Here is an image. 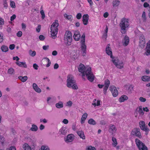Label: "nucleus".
<instances>
[{
    "instance_id": "42",
    "label": "nucleus",
    "mask_w": 150,
    "mask_h": 150,
    "mask_svg": "<svg viewBox=\"0 0 150 150\" xmlns=\"http://www.w3.org/2000/svg\"><path fill=\"white\" fill-rule=\"evenodd\" d=\"M41 150H50L49 148L47 146H42L41 148Z\"/></svg>"
},
{
    "instance_id": "48",
    "label": "nucleus",
    "mask_w": 150,
    "mask_h": 150,
    "mask_svg": "<svg viewBox=\"0 0 150 150\" xmlns=\"http://www.w3.org/2000/svg\"><path fill=\"white\" fill-rule=\"evenodd\" d=\"M40 13L42 15V17H41L42 18V19H44L45 17V14L44 11H43V10H41L40 11Z\"/></svg>"
},
{
    "instance_id": "9",
    "label": "nucleus",
    "mask_w": 150,
    "mask_h": 150,
    "mask_svg": "<svg viewBox=\"0 0 150 150\" xmlns=\"http://www.w3.org/2000/svg\"><path fill=\"white\" fill-rule=\"evenodd\" d=\"M132 134L133 135H135L139 138H142L139 128H136L133 129L132 131Z\"/></svg>"
},
{
    "instance_id": "16",
    "label": "nucleus",
    "mask_w": 150,
    "mask_h": 150,
    "mask_svg": "<svg viewBox=\"0 0 150 150\" xmlns=\"http://www.w3.org/2000/svg\"><path fill=\"white\" fill-rule=\"evenodd\" d=\"M80 34L78 31H77L75 32L73 37L75 40L78 41L80 38Z\"/></svg>"
},
{
    "instance_id": "24",
    "label": "nucleus",
    "mask_w": 150,
    "mask_h": 150,
    "mask_svg": "<svg viewBox=\"0 0 150 150\" xmlns=\"http://www.w3.org/2000/svg\"><path fill=\"white\" fill-rule=\"evenodd\" d=\"M139 109L138 112L140 115L142 116L144 114V112H143V110H142V106H140L139 108H137L136 109V110H137L138 109Z\"/></svg>"
},
{
    "instance_id": "49",
    "label": "nucleus",
    "mask_w": 150,
    "mask_h": 150,
    "mask_svg": "<svg viewBox=\"0 0 150 150\" xmlns=\"http://www.w3.org/2000/svg\"><path fill=\"white\" fill-rule=\"evenodd\" d=\"M72 102L71 101L69 100L67 103L66 106L70 107L71 106Z\"/></svg>"
},
{
    "instance_id": "37",
    "label": "nucleus",
    "mask_w": 150,
    "mask_h": 150,
    "mask_svg": "<svg viewBox=\"0 0 150 150\" xmlns=\"http://www.w3.org/2000/svg\"><path fill=\"white\" fill-rule=\"evenodd\" d=\"M139 40V42H145V38L143 35H142L140 36Z\"/></svg>"
},
{
    "instance_id": "53",
    "label": "nucleus",
    "mask_w": 150,
    "mask_h": 150,
    "mask_svg": "<svg viewBox=\"0 0 150 150\" xmlns=\"http://www.w3.org/2000/svg\"><path fill=\"white\" fill-rule=\"evenodd\" d=\"M108 87H109L107 86H105L104 88H103V91L105 94H106L107 90L108 89Z\"/></svg>"
},
{
    "instance_id": "51",
    "label": "nucleus",
    "mask_w": 150,
    "mask_h": 150,
    "mask_svg": "<svg viewBox=\"0 0 150 150\" xmlns=\"http://www.w3.org/2000/svg\"><path fill=\"white\" fill-rule=\"evenodd\" d=\"M82 17L81 14L80 13H78L76 16V18L77 19H80Z\"/></svg>"
},
{
    "instance_id": "19",
    "label": "nucleus",
    "mask_w": 150,
    "mask_h": 150,
    "mask_svg": "<svg viewBox=\"0 0 150 150\" xmlns=\"http://www.w3.org/2000/svg\"><path fill=\"white\" fill-rule=\"evenodd\" d=\"M77 133L81 138L82 139H85V137L84 132L83 131H78L77 132Z\"/></svg>"
},
{
    "instance_id": "32",
    "label": "nucleus",
    "mask_w": 150,
    "mask_h": 150,
    "mask_svg": "<svg viewBox=\"0 0 150 150\" xmlns=\"http://www.w3.org/2000/svg\"><path fill=\"white\" fill-rule=\"evenodd\" d=\"M88 123L92 125H95L96 124V122L93 119L91 118L88 121Z\"/></svg>"
},
{
    "instance_id": "40",
    "label": "nucleus",
    "mask_w": 150,
    "mask_h": 150,
    "mask_svg": "<svg viewBox=\"0 0 150 150\" xmlns=\"http://www.w3.org/2000/svg\"><path fill=\"white\" fill-rule=\"evenodd\" d=\"M14 69L12 68H10L8 71V73L9 74H13Z\"/></svg>"
},
{
    "instance_id": "26",
    "label": "nucleus",
    "mask_w": 150,
    "mask_h": 150,
    "mask_svg": "<svg viewBox=\"0 0 150 150\" xmlns=\"http://www.w3.org/2000/svg\"><path fill=\"white\" fill-rule=\"evenodd\" d=\"M55 106L58 108H60L63 107V104L62 101H59L58 103L56 104Z\"/></svg>"
},
{
    "instance_id": "30",
    "label": "nucleus",
    "mask_w": 150,
    "mask_h": 150,
    "mask_svg": "<svg viewBox=\"0 0 150 150\" xmlns=\"http://www.w3.org/2000/svg\"><path fill=\"white\" fill-rule=\"evenodd\" d=\"M1 49L3 52H7L8 50V47L5 45H3L1 46Z\"/></svg>"
},
{
    "instance_id": "58",
    "label": "nucleus",
    "mask_w": 150,
    "mask_h": 150,
    "mask_svg": "<svg viewBox=\"0 0 150 150\" xmlns=\"http://www.w3.org/2000/svg\"><path fill=\"white\" fill-rule=\"evenodd\" d=\"M15 45L14 44L10 45L9 46V48L11 50H13L15 48Z\"/></svg>"
},
{
    "instance_id": "23",
    "label": "nucleus",
    "mask_w": 150,
    "mask_h": 150,
    "mask_svg": "<svg viewBox=\"0 0 150 150\" xmlns=\"http://www.w3.org/2000/svg\"><path fill=\"white\" fill-rule=\"evenodd\" d=\"M87 115H88L86 113H84L83 115L81 120V124H83L84 122L85 121L87 117Z\"/></svg>"
},
{
    "instance_id": "15",
    "label": "nucleus",
    "mask_w": 150,
    "mask_h": 150,
    "mask_svg": "<svg viewBox=\"0 0 150 150\" xmlns=\"http://www.w3.org/2000/svg\"><path fill=\"white\" fill-rule=\"evenodd\" d=\"M116 130V128L114 125L112 124L110 125L109 131L110 133L113 134L115 132Z\"/></svg>"
},
{
    "instance_id": "39",
    "label": "nucleus",
    "mask_w": 150,
    "mask_h": 150,
    "mask_svg": "<svg viewBox=\"0 0 150 150\" xmlns=\"http://www.w3.org/2000/svg\"><path fill=\"white\" fill-rule=\"evenodd\" d=\"M64 35H66L67 36H69L70 37H72V34L71 32L68 30H67L66 32Z\"/></svg>"
},
{
    "instance_id": "2",
    "label": "nucleus",
    "mask_w": 150,
    "mask_h": 150,
    "mask_svg": "<svg viewBox=\"0 0 150 150\" xmlns=\"http://www.w3.org/2000/svg\"><path fill=\"white\" fill-rule=\"evenodd\" d=\"M67 78V87L69 88L72 87L73 89L74 90L78 89V87L73 76L71 75H69L68 76Z\"/></svg>"
},
{
    "instance_id": "35",
    "label": "nucleus",
    "mask_w": 150,
    "mask_h": 150,
    "mask_svg": "<svg viewBox=\"0 0 150 150\" xmlns=\"http://www.w3.org/2000/svg\"><path fill=\"white\" fill-rule=\"evenodd\" d=\"M96 99H94L93 100V103H92V104L94 105L95 106H99L100 105V101L99 100H97L96 101Z\"/></svg>"
},
{
    "instance_id": "63",
    "label": "nucleus",
    "mask_w": 150,
    "mask_h": 150,
    "mask_svg": "<svg viewBox=\"0 0 150 150\" xmlns=\"http://www.w3.org/2000/svg\"><path fill=\"white\" fill-rule=\"evenodd\" d=\"M109 15L108 13L107 12H106L103 14V16L104 17L106 18H107Z\"/></svg>"
},
{
    "instance_id": "41",
    "label": "nucleus",
    "mask_w": 150,
    "mask_h": 150,
    "mask_svg": "<svg viewBox=\"0 0 150 150\" xmlns=\"http://www.w3.org/2000/svg\"><path fill=\"white\" fill-rule=\"evenodd\" d=\"M64 16L65 18L69 20H71L72 17V16L68 15L66 13L64 14Z\"/></svg>"
},
{
    "instance_id": "47",
    "label": "nucleus",
    "mask_w": 150,
    "mask_h": 150,
    "mask_svg": "<svg viewBox=\"0 0 150 150\" xmlns=\"http://www.w3.org/2000/svg\"><path fill=\"white\" fill-rule=\"evenodd\" d=\"M10 5L12 8H15L16 7L15 4L13 1H10Z\"/></svg>"
},
{
    "instance_id": "43",
    "label": "nucleus",
    "mask_w": 150,
    "mask_h": 150,
    "mask_svg": "<svg viewBox=\"0 0 150 150\" xmlns=\"http://www.w3.org/2000/svg\"><path fill=\"white\" fill-rule=\"evenodd\" d=\"M110 84V82L108 79H107L105 81L104 84L105 86H109Z\"/></svg>"
},
{
    "instance_id": "57",
    "label": "nucleus",
    "mask_w": 150,
    "mask_h": 150,
    "mask_svg": "<svg viewBox=\"0 0 150 150\" xmlns=\"http://www.w3.org/2000/svg\"><path fill=\"white\" fill-rule=\"evenodd\" d=\"M33 67L35 69L37 70L38 67V66L36 63H35L33 64Z\"/></svg>"
},
{
    "instance_id": "5",
    "label": "nucleus",
    "mask_w": 150,
    "mask_h": 150,
    "mask_svg": "<svg viewBox=\"0 0 150 150\" xmlns=\"http://www.w3.org/2000/svg\"><path fill=\"white\" fill-rule=\"evenodd\" d=\"M85 33H83L81 36V48L82 51V55L83 56H85L86 54V46L85 43Z\"/></svg>"
},
{
    "instance_id": "59",
    "label": "nucleus",
    "mask_w": 150,
    "mask_h": 150,
    "mask_svg": "<svg viewBox=\"0 0 150 150\" xmlns=\"http://www.w3.org/2000/svg\"><path fill=\"white\" fill-rule=\"evenodd\" d=\"M107 37V33H104L102 37L103 38H104L105 40L106 39Z\"/></svg>"
},
{
    "instance_id": "61",
    "label": "nucleus",
    "mask_w": 150,
    "mask_h": 150,
    "mask_svg": "<svg viewBox=\"0 0 150 150\" xmlns=\"http://www.w3.org/2000/svg\"><path fill=\"white\" fill-rule=\"evenodd\" d=\"M16 15L15 14H13L11 17L10 20L12 21L13 20L16 18Z\"/></svg>"
},
{
    "instance_id": "7",
    "label": "nucleus",
    "mask_w": 150,
    "mask_h": 150,
    "mask_svg": "<svg viewBox=\"0 0 150 150\" xmlns=\"http://www.w3.org/2000/svg\"><path fill=\"white\" fill-rule=\"evenodd\" d=\"M112 59H113L112 60V62L117 68L119 69H122L123 67L124 64L122 62H121V63H120V64L117 65V63H119L120 61L119 59L117 57L114 58V57H113V58Z\"/></svg>"
},
{
    "instance_id": "12",
    "label": "nucleus",
    "mask_w": 150,
    "mask_h": 150,
    "mask_svg": "<svg viewBox=\"0 0 150 150\" xmlns=\"http://www.w3.org/2000/svg\"><path fill=\"white\" fill-rule=\"evenodd\" d=\"M82 21L83 24L86 25L88 24L89 19V16L88 14H84L82 17Z\"/></svg>"
},
{
    "instance_id": "14",
    "label": "nucleus",
    "mask_w": 150,
    "mask_h": 150,
    "mask_svg": "<svg viewBox=\"0 0 150 150\" xmlns=\"http://www.w3.org/2000/svg\"><path fill=\"white\" fill-rule=\"evenodd\" d=\"M74 135L72 134H70L67 135L66 142L67 143L72 142L74 139Z\"/></svg>"
},
{
    "instance_id": "18",
    "label": "nucleus",
    "mask_w": 150,
    "mask_h": 150,
    "mask_svg": "<svg viewBox=\"0 0 150 150\" xmlns=\"http://www.w3.org/2000/svg\"><path fill=\"white\" fill-rule=\"evenodd\" d=\"M16 63L19 67H23L24 68H26L27 67V65L25 62H16Z\"/></svg>"
},
{
    "instance_id": "38",
    "label": "nucleus",
    "mask_w": 150,
    "mask_h": 150,
    "mask_svg": "<svg viewBox=\"0 0 150 150\" xmlns=\"http://www.w3.org/2000/svg\"><path fill=\"white\" fill-rule=\"evenodd\" d=\"M145 42H139V46L142 48H143L145 46Z\"/></svg>"
},
{
    "instance_id": "13",
    "label": "nucleus",
    "mask_w": 150,
    "mask_h": 150,
    "mask_svg": "<svg viewBox=\"0 0 150 150\" xmlns=\"http://www.w3.org/2000/svg\"><path fill=\"white\" fill-rule=\"evenodd\" d=\"M110 45L108 44L106 48V52L110 56V57L111 58H113L112 53L111 50L110 48Z\"/></svg>"
},
{
    "instance_id": "64",
    "label": "nucleus",
    "mask_w": 150,
    "mask_h": 150,
    "mask_svg": "<svg viewBox=\"0 0 150 150\" xmlns=\"http://www.w3.org/2000/svg\"><path fill=\"white\" fill-rule=\"evenodd\" d=\"M133 86L132 85H130L128 87V90L131 91L133 89Z\"/></svg>"
},
{
    "instance_id": "52",
    "label": "nucleus",
    "mask_w": 150,
    "mask_h": 150,
    "mask_svg": "<svg viewBox=\"0 0 150 150\" xmlns=\"http://www.w3.org/2000/svg\"><path fill=\"white\" fill-rule=\"evenodd\" d=\"M139 100L142 102H145L146 101V99L145 98L141 97L139 98Z\"/></svg>"
},
{
    "instance_id": "21",
    "label": "nucleus",
    "mask_w": 150,
    "mask_h": 150,
    "mask_svg": "<svg viewBox=\"0 0 150 150\" xmlns=\"http://www.w3.org/2000/svg\"><path fill=\"white\" fill-rule=\"evenodd\" d=\"M128 97L126 95H122L121 96L119 99V100L120 102H122L125 100H127L128 99Z\"/></svg>"
},
{
    "instance_id": "55",
    "label": "nucleus",
    "mask_w": 150,
    "mask_h": 150,
    "mask_svg": "<svg viewBox=\"0 0 150 150\" xmlns=\"http://www.w3.org/2000/svg\"><path fill=\"white\" fill-rule=\"evenodd\" d=\"M39 38L41 40H43L45 39V37L42 35H40L39 36Z\"/></svg>"
},
{
    "instance_id": "27",
    "label": "nucleus",
    "mask_w": 150,
    "mask_h": 150,
    "mask_svg": "<svg viewBox=\"0 0 150 150\" xmlns=\"http://www.w3.org/2000/svg\"><path fill=\"white\" fill-rule=\"evenodd\" d=\"M23 148L25 150H31V147L26 143L23 145Z\"/></svg>"
},
{
    "instance_id": "20",
    "label": "nucleus",
    "mask_w": 150,
    "mask_h": 150,
    "mask_svg": "<svg viewBox=\"0 0 150 150\" xmlns=\"http://www.w3.org/2000/svg\"><path fill=\"white\" fill-rule=\"evenodd\" d=\"M129 42V38L128 36H126L124 38V41H123V45L125 46H127Z\"/></svg>"
},
{
    "instance_id": "29",
    "label": "nucleus",
    "mask_w": 150,
    "mask_h": 150,
    "mask_svg": "<svg viewBox=\"0 0 150 150\" xmlns=\"http://www.w3.org/2000/svg\"><path fill=\"white\" fill-rule=\"evenodd\" d=\"M28 141L30 142V144L33 146H34L36 145V140H35L32 139L30 138L28 139Z\"/></svg>"
},
{
    "instance_id": "6",
    "label": "nucleus",
    "mask_w": 150,
    "mask_h": 150,
    "mask_svg": "<svg viewBox=\"0 0 150 150\" xmlns=\"http://www.w3.org/2000/svg\"><path fill=\"white\" fill-rule=\"evenodd\" d=\"M135 142L140 150H148V149L145 144L138 139H135Z\"/></svg>"
},
{
    "instance_id": "25",
    "label": "nucleus",
    "mask_w": 150,
    "mask_h": 150,
    "mask_svg": "<svg viewBox=\"0 0 150 150\" xmlns=\"http://www.w3.org/2000/svg\"><path fill=\"white\" fill-rule=\"evenodd\" d=\"M142 79L144 81H150V76H144L142 77Z\"/></svg>"
},
{
    "instance_id": "1",
    "label": "nucleus",
    "mask_w": 150,
    "mask_h": 150,
    "mask_svg": "<svg viewBox=\"0 0 150 150\" xmlns=\"http://www.w3.org/2000/svg\"><path fill=\"white\" fill-rule=\"evenodd\" d=\"M79 71L82 74V76H84L86 75L88 79L91 82L93 81L94 79V76L91 71V68H88L85 71L86 67L84 65L82 64H80L78 68Z\"/></svg>"
},
{
    "instance_id": "34",
    "label": "nucleus",
    "mask_w": 150,
    "mask_h": 150,
    "mask_svg": "<svg viewBox=\"0 0 150 150\" xmlns=\"http://www.w3.org/2000/svg\"><path fill=\"white\" fill-rule=\"evenodd\" d=\"M29 55L32 57H34L36 55L35 51H33L31 50H29Z\"/></svg>"
},
{
    "instance_id": "45",
    "label": "nucleus",
    "mask_w": 150,
    "mask_h": 150,
    "mask_svg": "<svg viewBox=\"0 0 150 150\" xmlns=\"http://www.w3.org/2000/svg\"><path fill=\"white\" fill-rule=\"evenodd\" d=\"M86 150H96L95 147L91 146H89L86 149Z\"/></svg>"
},
{
    "instance_id": "22",
    "label": "nucleus",
    "mask_w": 150,
    "mask_h": 150,
    "mask_svg": "<svg viewBox=\"0 0 150 150\" xmlns=\"http://www.w3.org/2000/svg\"><path fill=\"white\" fill-rule=\"evenodd\" d=\"M59 133L60 134L65 135L67 133L66 128L65 127H62L59 130Z\"/></svg>"
},
{
    "instance_id": "11",
    "label": "nucleus",
    "mask_w": 150,
    "mask_h": 150,
    "mask_svg": "<svg viewBox=\"0 0 150 150\" xmlns=\"http://www.w3.org/2000/svg\"><path fill=\"white\" fill-rule=\"evenodd\" d=\"M109 88L113 96L115 97L118 95V91L115 86H110L109 87Z\"/></svg>"
},
{
    "instance_id": "44",
    "label": "nucleus",
    "mask_w": 150,
    "mask_h": 150,
    "mask_svg": "<svg viewBox=\"0 0 150 150\" xmlns=\"http://www.w3.org/2000/svg\"><path fill=\"white\" fill-rule=\"evenodd\" d=\"M142 17L143 18V21H145L146 18V13L145 11H143V12L142 15Z\"/></svg>"
},
{
    "instance_id": "31",
    "label": "nucleus",
    "mask_w": 150,
    "mask_h": 150,
    "mask_svg": "<svg viewBox=\"0 0 150 150\" xmlns=\"http://www.w3.org/2000/svg\"><path fill=\"white\" fill-rule=\"evenodd\" d=\"M38 127L37 126L34 124L32 125V127L30 128V130L36 132L38 130Z\"/></svg>"
},
{
    "instance_id": "54",
    "label": "nucleus",
    "mask_w": 150,
    "mask_h": 150,
    "mask_svg": "<svg viewBox=\"0 0 150 150\" xmlns=\"http://www.w3.org/2000/svg\"><path fill=\"white\" fill-rule=\"evenodd\" d=\"M41 25H38L37 28L36 29V31L39 33L40 32V29H41Z\"/></svg>"
},
{
    "instance_id": "60",
    "label": "nucleus",
    "mask_w": 150,
    "mask_h": 150,
    "mask_svg": "<svg viewBox=\"0 0 150 150\" xmlns=\"http://www.w3.org/2000/svg\"><path fill=\"white\" fill-rule=\"evenodd\" d=\"M4 21L3 19L0 18V25H1L4 24Z\"/></svg>"
},
{
    "instance_id": "46",
    "label": "nucleus",
    "mask_w": 150,
    "mask_h": 150,
    "mask_svg": "<svg viewBox=\"0 0 150 150\" xmlns=\"http://www.w3.org/2000/svg\"><path fill=\"white\" fill-rule=\"evenodd\" d=\"M44 59H46L48 62V64L46 65L47 67H49L51 64V62L49 59L47 57H45Z\"/></svg>"
},
{
    "instance_id": "17",
    "label": "nucleus",
    "mask_w": 150,
    "mask_h": 150,
    "mask_svg": "<svg viewBox=\"0 0 150 150\" xmlns=\"http://www.w3.org/2000/svg\"><path fill=\"white\" fill-rule=\"evenodd\" d=\"M33 89L37 93H40L41 92V89L38 87L37 84L35 83H33Z\"/></svg>"
},
{
    "instance_id": "50",
    "label": "nucleus",
    "mask_w": 150,
    "mask_h": 150,
    "mask_svg": "<svg viewBox=\"0 0 150 150\" xmlns=\"http://www.w3.org/2000/svg\"><path fill=\"white\" fill-rule=\"evenodd\" d=\"M17 36L19 37H21L22 35V32L21 31H19L17 33Z\"/></svg>"
},
{
    "instance_id": "28",
    "label": "nucleus",
    "mask_w": 150,
    "mask_h": 150,
    "mask_svg": "<svg viewBox=\"0 0 150 150\" xmlns=\"http://www.w3.org/2000/svg\"><path fill=\"white\" fill-rule=\"evenodd\" d=\"M18 78L22 82H23L26 81L28 79V77L26 76H18Z\"/></svg>"
},
{
    "instance_id": "8",
    "label": "nucleus",
    "mask_w": 150,
    "mask_h": 150,
    "mask_svg": "<svg viewBox=\"0 0 150 150\" xmlns=\"http://www.w3.org/2000/svg\"><path fill=\"white\" fill-rule=\"evenodd\" d=\"M139 126L140 128L142 130L146 132V134H148V132L149 131V129L147 127V126H146L144 122V121H142L139 122Z\"/></svg>"
},
{
    "instance_id": "4",
    "label": "nucleus",
    "mask_w": 150,
    "mask_h": 150,
    "mask_svg": "<svg viewBox=\"0 0 150 150\" xmlns=\"http://www.w3.org/2000/svg\"><path fill=\"white\" fill-rule=\"evenodd\" d=\"M120 25L122 30V33L125 34L126 29L129 26L128 19L125 18H123L121 20Z\"/></svg>"
},
{
    "instance_id": "56",
    "label": "nucleus",
    "mask_w": 150,
    "mask_h": 150,
    "mask_svg": "<svg viewBox=\"0 0 150 150\" xmlns=\"http://www.w3.org/2000/svg\"><path fill=\"white\" fill-rule=\"evenodd\" d=\"M4 138L2 136H0V141L2 144L4 142Z\"/></svg>"
},
{
    "instance_id": "33",
    "label": "nucleus",
    "mask_w": 150,
    "mask_h": 150,
    "mask_svg": "<svg viewBox=\"0 0 150 150\" xmlns=\"http://www.w3.org/2000/svg\"><path fill=\"white\" fill-rule=\"evenodd\" d=\"M112 141L113 142L112 144V145L114 147L116 146L117 144V142L116 139L114 137H112Z\"/></svg>"
},
{
    "instance_id": "36",
    "label": "nucleus",
    "mask_w": 150,
    "mask_h": 150,
    "mask_svg": "<svg viewBox=\"0 0 150 150\" xmlns=\"http://www.w3.org/2000/svg\"><path fill=\"white\" fill-rule=\"evenodd\" d=\"M120 3V1H118L115 0V1H113V6L114 7H116L118 6Z\"/></svg>"
},
{
    "instance_id": "10",
    "label": "nucleus",
    "mask_w": 150,
    "mask_h": 150,
    "mask_svg": "<svg viewBox=\"0 0 150 150\" xmlns=\"http://www.w3.org/2000/svg\"><path fill=\"white\" fill-rule=\"evenodd\" d=\"M64 40L65 44L67 46H69L71 45L72 41V37L64 35Z\"/></svg>"
},
{
    "instance_id": "3",
    "label": "nucleus",
    "mask_w": 150,
    "mask_h": 150,
    "mask_svg": "<svg viewBox=\"0 0 150 150\" xmlns=\"http://www.w3.org/2000/svg\"><path fill=\"white\" fill-rule=\"evenodd\" d=\"M59 25V24L58 22V21H55L52 25L51 27V37L53 39H55L57 37V34L58 31V27Z\"/></svg>"
},
{
    "instance_id": "62",
    "label": "nucleus",
    "mask_w": 150,
    "mask_h": 150,
    "mask_svg": "<svg viewBox=\"0 0 150 150\" xmlns=\"http://www.w3.org/2000/svg\"><path fill=\"white\" fill-rule=\"evenodd\" d=\"M3 2L4 7L6 8L7 7V4H6V0H3Z\"/></svg>"
}]
</instances>
